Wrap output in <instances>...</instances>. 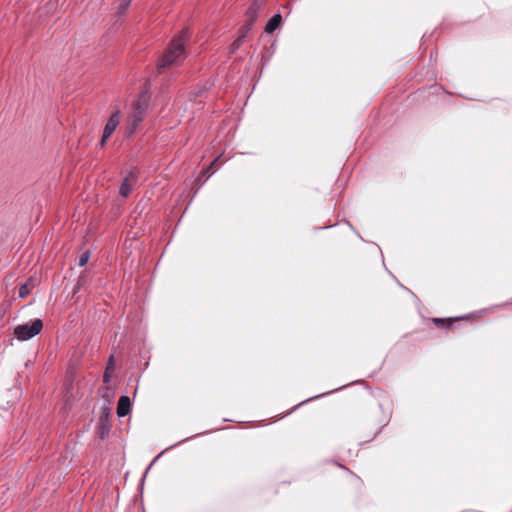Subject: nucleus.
Returning <instances> with one entry per match:
<instances>
[{
  "label": "nucleus",
  "instance_id": "obj_1",
  "mask_svg": "<svg viewBox=\"0 0 512 512\" xmlns=\"http://www.w3.org/2000/svg\"><path fill=\"white\" fill-rule=\"evenodd\" d=\"M184 58V38L183 35H179L171 41L166 52L159 60L158 67L161 69L172 65H178L184 60Z\"/></svg>",
  "mask_w": 512,
  "mask_h": 512
},
{
  "label": "nucleus",
  "instance_id": "obj_5",
  "mask_svg": "<svg viewBox=\"0 0 512 512\" xmlns=\"http://www.w3.org/2000/svg\"><path fill=\"white\" fill-rule=\"evenodd\" d=\"M131 409V402L128 396H121L118 400L117 404V415L119 417H124L129 414Z\"/></svg>",
  "mask_w": 512,
  "mask_h": 512
},
{
  "label": "nucleus",
  "instance_id": "obj_8",
  "mask_svg": "<svg viewBox=\"0 0 512 512\" xmlns=\"http://www.w3.org/2000/svg\"><path fill=\"white\" fill-rule=\"evenodd\" d=\"M112 360H113V356L110 357L109 364H108V366L106 368V371L104 373V381L105 382H108L110 380L112 372L114 370V365H113Z\"/></svg>",
  "mask_w": 512,
  "mask_h": 512
},
{
  "label": "nucleus",
  "instance_id": "obj_4",
  "mask_svg": "<svg viewBox=\"0 0 512 512\" xmlns=\"http://www.w3.org/2000/svg\"><path fill=\"white\" fill-rule=\"evenodd\" d=\"M120 112L119 111H116L114 112L110 118L108 119L105 127H104V131H103V135H102V138H101V141H100V145L103 147L107 141V139L113 134V132L116 130L117 126L119 125L120 123Z\"/></svg>",
  "mask_w": 512,
  "mask_h": 512
},
{
  "label": "nucleus",
  "instance_id": "obj_6",
  "mask_svg": "<svg viewBox=\"0 0 512 512\" xmlns=\"http://www.w3.org/2000/svg\"><path fill=\"white\" fill-rule=\"evenodd\" d=\"M135 182V173L134 172H131L123 181V183L121 184L120 186V194L123 196V197H127L131 190H132V187H133V184Z\"/></svg>",
  "mask_w": 512,
  "mask_h": 512
},
{
  "label": "nucleus",
  "instance_id": "obj_9",
  "mask_svg": "<svg viewBox=\"0 0 512 512\" xmlns=\"http://www.w3.org/2000/svg\"><path fill=\"white\" fill-rule=\"evenodd\" d=\"M29 293H30V287L28 284H23L19 288V297L20 298H25Z\"/></svg>",
  "mask_w": 512,
  "mask_h": 512
},
{
  "label": "nucleus",
  "instance_id": "obj_10",
  "mask_svg": "<svg viewBox=\"0 0 512 512\" xmlns=\"http://www.w3.org/2000/svg\"><path fill=\"white\" fill-rule=\"evenodd\" d=\"M89 252H84L79 258V266H84L89 261Z\"/></svg>",
  "mask_w": 512,
  "mask_h": 512
},
{
  "label": "nucleus",
  "instance_id": "obj_11",
  "mask_svg": "<svg viewBox=\"0 0 512 512\" xmlns=\"http://www.w3.org/2000/svg\"><path fill=\"white\" fill-rule=\"evenodd\" d=\"M130 2L131 0H119L120 12H124L128 8Z\"/></svg>",
  "mask_w": 512,
  "mask_h": 512
},
{
  "label": "nucleus",
  "instance_id": "obj_2",
  "mask_svg": "<svg viewBox=\"0 0 512 512\" xmlns=\"http://www.w3.org/2000/svg\"><path fill=\"white\" fill-rule=\"evenodd\" d=\"M150 103V95L147 91L139 94L137 100L132 104V111L129 116L130 132L133 133L138 124L143 120Z\"/></svg>",
  "mask_w": 512,
  "mask_h": 512
},
{
  "label": "nucleus",
  "instance_id": "obj_7",
  "mask_svg": "<svg viewBox=\"0 0 512 512\" xmlns=\"http://www.w3.org/2000/svg\"><path fill=\"white\" fill-rule=\"evenodd\" d=\"M282 17L280 14H275L266 24L265 31L267 33H272L275 31L281 24Z\"/></svg>",
  "mask_w": 512,
  "mask_h": 512
},
{
  "label": "nucleus",
  "instance_id": "obj_3",
  "mask_svg": "<svg viewBox=\"0 0 512 512\" xmlns=\"http://www.w3.org/2000/svg\"><path fill=\"white\" fill-rule=\"evenodd\" d=\"M42 328V321L40 319H35L31 323L16 326L14 329V335L18 340L26 341L38 335Z\"/></svg>",
  "mask_w": 512,
  "mask_h": 512
}]
</instances>
